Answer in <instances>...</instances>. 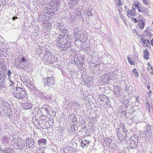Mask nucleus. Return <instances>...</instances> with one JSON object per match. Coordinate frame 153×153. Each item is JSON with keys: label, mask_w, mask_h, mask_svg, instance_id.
Masks as SVG:
<instances>
[{"label": "nucleus", "mask_w": 153, "mask_h": 153, "mask_svg": "<svg viewBox=\"0 0 153 153\" xmlns=\"http://www.w3.org/2000/svg\"><path fill=\"white\" fill-rule=\"evenodd\" d=\"M63 48H62L64 50H67L69 48L71 45V43L70 42H67L63 45Z\"/></svg>", "instance_id": "nucleus-14"}, {"label": "nucleus", "mask_w": 153, "mask_h": 153, "mask_svg": "<svg viewBox=\"0 0 153 153\" xmlns=\"http://www.w3.org/2000/svg\"><path fill=\"white\" fill-rule=\"evenodd\" d=\"M14 97L19 99H24L27 98L28 97L27 92L25 89L21 87H16L15 91L14 92Z\"/></svg>", "instance_id": "nucleus-1"}, {"label": "nucleus", "mask_w": 153, "mask_h": 153, "mask_svg": "<svg viewBox=\"0 0 153 153\" xmlns=\"http://www.w3.org/2000/svg\"><path fill=\"white\" fill-rule=\"evenodd\" d=\"M127 59L129 63L132 65H135L134 62L132 60H130V59L128 57Z\"/></svg>", "instance_id": "nucleus-20"}, {"label": "nucleus", "mask_w": 153, "mask_h": 153, "mask_svg": "<svg viewBox=\"0 0 153 153\" xmlns=\"http://www.w3.org/2000/svg\"><path fill=\"white\" fill-rule=\"evenodd\" d=\"M115 2L118 7H119L121 5V2L120 0H115Z\"/></svg>", "instance_id": "nucleus-18"}, {"label": "nucleus", "mask_w": 153, "mask_h": 153, "mask_svg": "<svg viewBox=\"0 0 153 153\" xmlns=\"http://www.w3.org/2000/svg\"><path fill=\"white\" fill-rule=\"evenodd\" d=\"M140 41L142 44V45L143 47L150 48L151 47V44L149 40H146V39L145 36L143 35H140Z\"/></svg>", "instance_id": "nucleus-3"}, {"label": "nucleus", "mask_w": 153, "mask_h": 153, "mask_svg": "<svg viewBox=\"0 0 153 153\" xmlns=\"http://www.w3.org/2000/svg\"><path fill=\"white\" fill-rule=\"evenodd\" d=\"M22 61L23 62H25L26 61V60L24 58H22L21 59Z\"/></svg>", "instance_id": "nucleus-28"}, {"label": "nucleus", "mask_w": 153, "mask_h": 153, "mask_svg": "<svg viewBox=\"0 0 153 153\" xmlns=\"http://www.w3.org/2000/svg\"><path fill=\"white\" fill-rule=\"evenodd\" d=\"M143 3L147 5H149L150 4V0H143Z\"/></svg>", "instance_id": "nucleus-19"}, {"label": "nucleus", "mask_w": 153, "mask_h": 153, "mask_svg": "<svg viewBox=\"0 0 153 153\" xmlns=\"http://www.w3.org/2000/svg\"><path fill=\"white\" fill-rule=\"evenodd\" d=\"M152 24L153 25V21L152 22Z\"/></svg>", "instance_id": "nucleus-33"}, {"label": "nucleus", "mask_w": 153, "mask_h": 153, "mask_svg": "<svg viewBox=\"0 0 153 153\" xmlns=\"http://www.w3.org/2000/svg\"><path fill=\"white\" fill-rule=\"evenodd\" d=\"M147 65L148 66L147 68V71H150V69L149 68V67H150L151 66V64L149 63H147Z\"/></svg>", "instance_id": "nucleus-22"}, {"label": "nucleus", "mask_w": 153, "mask_h": 153, "mask_svg": "<svg viewBox=\"0 0 153 153\" xmlns=\"http://www.w3.org/2000/svg\"><path fill=\"white\" fill-rule=\"evenodd\" d=\"M152 93V91L151 90H149V91L148 92V94L149 95L150 97H151V94Z\"/></svg>", "instance_id": "nucleus-27"}, {"label": "nucleus", "mask_w": 153, "mask_h": 153, "mask_svg": "<svg viewBox=\"0 0 153 153\" xmlns=\"http://www.w3.org/2000/svg\"><path fill=\"white\" fill-rule=\"evenodd\" d=\"M144 32L146 33V36H149L151 38L153 36L150 31L147 30H144Z\"/></svg>", "instance_id": "nucleus-16"}, {"label": "nucleus", "mask_w": 153, "mask_h": 153, "mask_svg": "<svg viewBox=\"0 0 153 153\" xmlns=\"http://www.w3.org/2000/svg\"><path fill=\"white\" fill-rule=\"evenodd\" d=\"M38 142L39 145H44L46 144L47 140L45 139L42 138L39 140Z\"/></svg>", "instance_id": "nucleus-13"}, {"label": "nucleus", "mask_w": 153, "mask_h": 153, "mask_svg": "<svg viewBox=\"0 0 153 153\" xmlns=\"http://www.w3.org/2000/svg\"><path fill=\"white\" fill-rule=\"evenodd\" d=\"M132 72L136 77H138L139 74L136 68H134L132 71Z\"/></svg>", "instance_id": "nucleus-17"}, {"label": "nucleus", "mask_w": 153, "mask_h": 153, "mask_svg": "<svg viewBox=\"0 0 153 153\" xmlns=\"http://www.w3.org/2000/svg\"><path fill=\"white\" fill-rule=\"evenodd\" d=\"M33 139L32 138H27L26 140V144L27 147L30 148L33 145Z\"/></svg>", "instance_id": "nucleus-9"}, {"label": "nucleus", "mask_w": 153, "mask_h": 153, "mask_svg": "<svg viewBox=\"0 0 153 153\" xmlns=\"http://www.w3.org/2000/svg\"><path fill=\"white\" fill-rule=\"evenodd\" d=\"M67 40L65 35H63L61 37L59 38L58 40L56 42V45L61 48H63V45Z\"/></svg>", "instance_id": "nucleus-5"}, {"label": "nucleus", "mask_w": 153, "mask_h": 153, "mask_svg": "<svg viewBox=\"0 0 153 153\" xmlns=\"http://www.w3.org/2000/svg\"><path fill=\"white\" fill-rule=\"evenodd\" d=\"M151 107L152 108L153 111V103L151 105Z\"/></svg>", "instance_id": "nucleus-32"}, {"label": "nucleus", "mask_w": 153, "mask_h": 153, "mask_svg": "<svg viewBox=\"0 0 153 153\" xmlns=\"http://www.w3.org/2000/svg\"><path fill=\"white\" fill-rule=\"evenodd\" d=\"M45 80L47 81L46 84L48 86H50L55 83V79L53 76L51 77H47L46 78Z\"/></svg>", "instance_id": "nucleus-7"}, {"label": "nucleus", "mask_w": 153, "mask_h": 153, "mask_svg": "<svg viewBox=\"0 0 153 153\" xmlns=\"http://www.w3.org/2000/svg\"><path fill=\"white\" fill-rule=\"evenodd\" d=\"M132 32L134 34H137V35H138V34L137 32V30L136 29H133L132 30Z\"/></svg>", "instance_id": "nucleus-23"}, {"label": "nucleus", "mask_w": 153, "mask_h": 153, "mask_svg": "<svg viewBox=\"0 0 153 153\" xmlns=\"http://www.w3.org/2000/svg\"><path fill=\"white\" fill-rule=\"evenodd\" d=\"M71 149H74L73 148L71 147L70 146H65L63 149V152L64 153H69V151Z\"/></svg>", "instance_id": "nucleus-15"}, {"label": "nucleus", "mask_w": 153, "mask_h": 153, "mask_svg": "<svg viewBox=\"0 0 153 153\" xmlns=\"http://www.w3.org/2000/svg\"><path fill=\"white\" fill-rule=\"evenodd\" d=\"M139 22L138 24V26L139 28L141 30H143L144 27L145 26V23L142 20L139 21Z\"/></svg>", "instance_id": "nucleus-10"}, {"label": "nucleus", "mask_w": 153, "mask_h": 153, "mask_svg": "<svg viewBox=\"0 0 153 153\" xmlns=\"http://www.w3.org/2000/svg\"><path fill=\"white\" fill-rule=\"evenodd\" d=\"M90 142V141L86 140H82L81 142V146L83 148H87L88 147V145Z\"/></svg>", "instance_id": "nucleus-8"}, {"label": "nucleus", "mask_w": 153, "mask_h": 153, "mask_svg": "<svg viewBox=\"0 0 153 153\" xmlns=\"http://www.w3.org/2000/svg\"><path fill=\"white\" fill-rule=\"evenodd\" d=\"M136 11L135 8H133L131 10L127 9L126 11V14L128 18H131L136 15Z\"/></svg>", "instance_id": "nucleus-6"}, {"label": "nucleus", "mask_w": 153, "mask_h": 153, "mask_svg": "<svg viewBox=\"0 0 153 153\" xmlns=\"http://www.w3.org/2000/svg\"><path fill=\"white\" fill-rule=\"evenodd\" d=\"M150 85H148V86H147V88H148V89L150 90Z\"/></svg>", "instance_id": "nucleus-31"}, {"label": "nucleus", "mask_w": 153, "mask_h": 153, "mask_svg": "<svg viewBox=\"0 0 153 153\" xmlns=\"http://www.w3.org/2000/svg\"><path fill=\"white\" fill-rule=\"evenodd\" d=\"M25 146V144L23 143H20L17 144L16 149L19 150L23 149Z\"/></svg>", "instance_id": "nucleus-12"}, {"label": "nucleus", "mask_w": 153, "mask_h": 153, "mask_svg": "<svg viewBox=\"0 0 153 153\" xmlns=\"http://www.w3.org/2000/svg\"><path fill=\"white\" fill-rule=\"evenodd\" d=\"M11 73H12L10 70H8L7 72V75L9 77H10V76Z\"/></svg>", "instance_id": "nucleus-24"}, {"label": "nucleus", "mask_w": 153, "mask_h": 153, "mask_svg": "<svg viewBox=\"0 0 153 153\" xmlns=\"http://www.w3.org/2000/svg\"><path fill=\"white\" fill-rule=\"evenodd\" d=\"M150 44L152 45L153 46V38L152 39L151 41V43Z\"/></svg>", "instance_id": "nucleus-30"}, {"label": "nucleus", "mask_w": 153, "mask_h": 153, "mask_svg": "<svg viewBox=\"0 0 153 153\" xmlns=\"http://www.w3.org/2000/svg\"><path fill=\"white\" fill-rule=\"evenodd\" d=\"M10 82H11V84L10 85V86H13L14 85V83L13 82H12V81L11 80H10Z\"/></svg>", "instance_id": "nucleus-26"}, {"label": "nucleus", "mask_w": 153, "mask_h": 153, "mask_svg": "<svg viewBox=\"0 0 153 153\" xmlns=\"http://www.w3.org/2000/svg\"><path fill=\"white\" fill-rule=\"evenodd\" d=\"M141 3L139 1H137L136 3H134L133 5L137 8L138 11L139 12L144 14H146L148 13V8L146 7L141 8V6L140 5Z\"/></svg>", "instance_id": "nucleus-4"}, {"label": "nucleus", "mask_w": 153, "mask_h": 153, "mask_svg": "<svg viewBox=\"0 0 153 153\" xmlns=\"http://www.w3.org/2000/svg\"><path fill=\"white\" fill-rule=\"evenodd\" d=\"M132 21L134 23H137L138 21H137V19L135 18H131Z\"/></svg>", "instance_id": "nucleus-21"}, {"label": "nucleus", "mask_w": 153, "mask_h": 153, "mask_svg": "<svg viewBox=\"0 0 153 153\" xmlns=\"http://www.w3.org/2000/svg\"><path fill=\"white\" fill-rule=\"evenodd\" d=\"M119 127L117 130V135L120 140H124L127 137V130L123 124L120 123Z\"/></svg>", "instance_id": "nucleus-2"}, {"label": "nucleus", "mask_w": 153, "mask_h": 153, "mask_svg": "<svg viewBox=\"0 0 153 153\" xmlns=\"http://www.w3.org/2000/svg\"><path fill=\"white\" fill-rule=\"evenodd\" d=\"M144 55V58L146 60H148L149 59V51L147 49H145L143 52Z\"/></svg>", "instance_id": "nucleus-11"}, {"label": "nucleus", "mask_w": 153, "mask_h": 153, "mask_svg": "<svg viewBox=\"0 0 153 153\" xmlns=\"http://www.w3.org/2000/svg\"><path fill=\"white\" fill-rule=\"evenodd\" d=\"M17 19V17H16L14 16L12 17V19L13 20H15V19Z\"/></svg>", "instance_id": "nucleus-29"}, {"label": "nucleus", "mask_w": 153, "mask_h": 153, "mask_svg": "<svg viewBox=\"0 0 153 153\" xmlns=\"http://www.w3.org/2000/svg\"><path fill=\"white\" fill-rule=\"evenodd\" d=\"M150 68L151 70H152V71H151L150 72V74L153 75V68L152 66H151L150 67Z\"/></svg>", "instance_id": "nucleus-25"}]
</instances>
